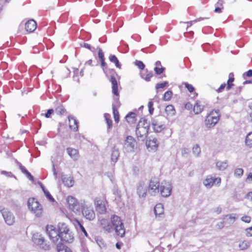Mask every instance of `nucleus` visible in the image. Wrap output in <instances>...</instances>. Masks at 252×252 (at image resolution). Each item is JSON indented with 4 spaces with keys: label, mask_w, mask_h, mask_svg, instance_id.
<instances>
[{
    "label": "nucleus",
    "mask_w": 252,
    "mask_h": 252,
    "mask_svg": "<svg viewBox=\"0 0 252 252\" xmlns=\"http://www.w3.org/2000/svg\"><path fill=\"white\" fill-rule=\"evenodd\" d=\"M81 212L83 216L90 221L95 218V214L92 205L85 201H81Z\"/></svg>",
    "instance_id": "nucleus-1"
},
{
    "label": "nucleus",
    "mask_w": 252,
    "mask_h": 252,
    "mask_svg": "<svg viewBox=\"0 0 252 252\" xmlns=\"http://www.w3.org/2000/svg\"><path fill=\"white\" fill-rule=\"evenodd\" d=\"M149 123L145 119L142 118L139 121L136 128V134L138 137L142 139L146 137L148 133Z\"/></svg>",
    "instance_id": "nucleus-2"
},
{
    "label": "nucleus",
    "mask_w": 252,
    "mask_h": 252,
    "mask_svg": "<svg viewBox=\"0 0 252 252\" xmlns=\"http://www.w3.org/2000/svg\"><path fill=\"white\" fill-rule=\"evenodd\" d=\"M112 226L115 227L117 235L121 237H124L125 234V229L124 224L120 218L116 215H113L111 217Z\"/></svg>",
    "instance_id": "nucleus-3"
},
{
    "label": "nucleus",
    "mask_w": 252,
    "mask_h": 252,
    "mask_svg": "<svg viewBox=\"0 0 252 252\" xmlns=\"http://www.w3.org/2000/svg\"><path fill=\"white\" fill-rule=\"evenodd\" d=\"M28 207L36 216L40 217L42 213V207L34 198L29 199Z\"/></svg>",
    "instance_id": "nucleus-4"
},
{
    "label": "nucleus",
    "mask_w": 252,
    "mask_h": 252,
    "mask_svg": "<svg viewBox=\"0 0 252 252\" xmlns=\"http://www.w3.org/2000/svg\"><path fill=\"white\" fill-rule=\"evenodd\" d=\"M219 111H211L210 113L206 116L205 120V125L208 128L214 127L220 119Z\"/></svg>",
    "instance_id": "nucleus-5"
},
{
    "label": "nucleus",
    "mask_w": 252,
    "mask_h": 252,
    "mask_svg": "<svg viewBox=\"0 0 252 252\" xmlns=\"http://www.w3.org/2000/svg\"><path fill=\"white\" fill-rule=\"evenodd\" d=\"M0 212L2 214L6 224L9 225L13 224L15 221V218L12 213L7 208L0 206Z\"/></svg>",
    "instance_id": "nucleus-6"
},
{
    "label": "nucleus",
    "mask_w": 252,
    "mask_h": 252,
    "mask_svg": "<svg viewBox=\"0 0 252 252\" xmlns=\"http://www.w3.org/2000/svg\"><path fill=\"white\" fill-rule=\"evenodd\" d=\"M221 183V178L208 175L203 181V184L207 189H210L215 185L220 186Z\"/></svg>",
    "instance_id": "nucleus-7"
},
{
    "label": "nucleus",
    "mask_w": 252,
    "mask_h": 252,
    "mask_svg": "<svg viewBox=\"0 0 252 252\" xmlns=\"http://www.w3.org/2000/svg\"><path fill=\"white\" fill-rule=\"evenodd\" d=\"M172 186L171 184L168 181H163L160 184V193L164 197H167L171 193Z\"/></svg>",
    "instance_id": "nucleus-8"
},
{
    "label": "nucleus",
    "mask_w": 252,
    "mask_h": 252,
    "mask_svg": "<svg viewBox=\"0 0 252 252\" xmlns=\"http://www.w3.org/2000/svg\"><path fill=\"white\" fill-rule=\"evenodd\" d=\"M67 202L70 210L75 214H80L81 203L79 204L77 199L72 196H70L67 197Z\"/></svg>",
    "instance_id": "nucleus-9"
},
{
    "label": "nucleus",
    "mask_w": 252,
    "mask_h": 252,
    "mask_svg": "<svg viewBox=\"0 0 252 252\" xmlns=\"http://www.w3.org/2000/svg\"><path fill=\"white\" fill-rule=\"evenodd\" d=\"M46 232L49 238L54 242L56 243L60 238L59 230L56 229L53 225L46 226Z\"/></svg>",
    "instance_id": "nucleus-10"
},
{
    "label": "nucleus",
    "mask_w": 252,
    "mask_h": 252,
    "mask_svg": "<svg viewBox=\"0 0 252 252\" xmlns=\"http://www.w3.org/2000/svg\"><path fill=\"white\" fill-rule=\"evenodd\" d=\"M160 191V184L156 178L151 179L149 185L148 191L150 194L155 196Z\"/></svg>",
    "instance_id": "nucleus-11"
},
{
    "label": "nucleus",
    "mask_w": 252,
    "mask_h": 252,
    "mask_svg": "<svg viewBox=\"0 0 252 252\" xmlns=\"http://www.w3.org/2000/svg\"><path fill=\"white\" fill-rule=\"evenodd\" d=\"M136 145L135 140L132 136H128L125 141L124 148L127 152H131L134 151Z\"/></svg>",
    "instance_id": "nucleus-12"
},
{
    "label": "nucleus",
    "mask_w": 252,
    "mask_h": 252,
    "mask_svg": "<svg viewBox=\"0 0 252 252\" xmlns=\"http://www.w3.org/2000/svg\"><path fill=\"white\" fill-rule=\"evenodd\" d=\"M32 241L35 244L38 245L42 249L47 250L49 249V245L45 243L44 238L38 233L33 234L32 236Z\"/></svg>",
    "instance_id": "nucleus-13"
},
{
    "label": "nucleus",
    "mask_w": 252,
    "mask_h": 252,
    "mask_svg": "<svg viewBox=\"0 0 252 252\" xmlns=\"http://www.w3.org/2000/svg\"><path fill=\"white\" fill-rule=\"evenodd\" d=\"M146 145L149 152H155L158 150L159 142L156 138L152 137L147 140Z\"/></svg>",
    "instance_id": "nucleus-14"
},
{
    "label": "nucleus",
    "mask_w": 252,
    "mask_h": 252,
    "mask_svg": "<svg viewBox=\"0 0 252 252\" xmlns=\"http://www.w3.org/2000/svg\"><path fill=\"white\" fill-rule=\"evenodd\" d=\"M94 205L96 211L99 214H104L106 211V208L103 200L96 198L94 200Z\"/></svg>",
    "instance_id": "nucleus-15"
},
{
    "label": "nucleus",
    "mask_w": 252,
    "mask_h": 252,
    "mask_svg": "<svg viewBox=\"0 0 252 252\" xmlns=\"http://www.w3.org/2000/svg\"><path fill=\"white\" fill-rule=\"evenodd\" d=\"M152 127L155 132H160L165 128V125L159 122L158 120H154L152 123Z\"/></svg>",
    "instance_id": "nucleus-16"
},
{
    "label": "nucleus",
    "mask_w": 252,
    "mask_h": 252,
    "mask_svg": "<svg viewBox=\"0 0 252 252\" xmlns=\"http://www.w3.org/2000/svg\"><path fill=\"white\" fill-rule=\"evenodd\" d=\"M137 193L140 197H144L147 193V186L143 182L138 183L137 188Z\"/></svg>",
    "instance_id": "nucleus-17"
},
{
    "label": "nucleus",
    "mask_w": 252,
    "mask_h": 252,
    "mask_svg": "<svg viewBox=\"0 0 252 252\" xmlns=\"http://www.w3.org/2000/svg\"><path fill=\"white\" fill-rule=\"evenodd\" d=\"M100 225L105 231L110 232L113 230V227L110 221L107 219H102L100 220Z\"/></svg>",
    "instance_id": "nucleus-18"
},
{
    "label": "nucleus",
    "mask_w": 252,
    "mask_h": 252,
    "mask_svg": "<svg viewBox=\"0 0 252 252\" xmlns=\"http://www.w3.org/2000/svg\"><path fill=\"white\" fill-rule=\"evenodd\" d=\"M66 152L68 156L73 160H77L79 158V154L78 150L71 148L68 147L66 149Z\"/></svg>",
    "instance_id": "nucleus-19"
},
{
    "label": "nucleus",
    "mask_w": 252,
    "mask_h": 252,
    "mask_svg": "<svg viewBox=\"0 0 252 252\" xmlns=\"http://www.w3.org/2000/svg\"><path fill=\"white\" fill-rule=\"evenodd\" d=\"M61 240L63 241H64L66 243H70L73 241L74 236L72 232L70 230L63 234L62 235H60Z\"/></svg>",
    "instance_id": "nucleus-20"
},
{
    "label": "nucleus",
    "mask_w": 252,
    "mask_h": 252,
    "mask_svg": "<svg viewBox=\"0 0 252 252\" xmlns=\"http://www.w3.org/2000/svg\"><path fill=\"white\" fill-rule=\"evenodd\" d=\"M110 81L112 84V93L118 97L119 95L118 92V84L116 78L114 76L112 75Z\"/></svg>",
    "instance_id": "nucleus-21"
},
{
    "label": "nucleus",
    "mask_w": 252,
    "mask_h": 252,
    "mask_svg": "<svg viewBox=\"0 0 252 252\" xmlns=\"http://www.w3.org/2000/svg\"><path fill=\"white\" fill-rule=\"evenodd\" d=\"M36 23L33 20H30L25 24V29L27 31L32 32L36 28Z\"/></svg>",
    "instance_id": "nucleus-22"
},
{
    "label": "nucleus",
    "mask_w": 252,
    "mask_h": 252,
    "mask_svg": "<svg viewBox=\"0 0 252 252\" xmlns=\"http://www.w3.org/2000/svg\"><path fill=\"white\" fill-rule=\"evenodd\" d=\"M62 180L64 185L67 187H71L74 185V180L72 176L67 177L66 175H62Z\"/></svg>",
    "instance_id": "nucleus-23"
},
{
    "label": "nucleus",
    "mask_w": 252,
    "mask_h": 252,
    "mask_svg": "<svg viewBox=\"0 0 252 252\" xmlns=\"http://www.w3.org/2000/svg\"><path fill=\"white\" fill-rule=\"evenodd\" d=\"M68 119L70 128L75 131H77L78 128L77 121L72 116H69Z\"/></svg>",
    "instance_id": "nucleus-24"
},
{
    "label": "nucleus",
    "mask_w": 252,
    "mask_h": 252,
    "mask_svg": "<svg viewBox=\"0 0 252 252\" xmlns=\"http://www.w3.org/2000/svg\"><path fill=\"white\" fill-rule=\"evenodd\" d=\"M58 227L60 235H62L63 234L70 231L68 226L63 222L59 223Z\"/></svg>",
    "instance_id": "nucleus-25"
},
{
    "label": "nucleus",
    "mask_w": 252,
    "mask_h": 252,
    "mask_svg": "<svg viewBox=\"0 0 252 252\" xmlns=\"http://www.w3.org/2000/svg\"><path fill=\"white\" fill-rule=\"evenodd\" d=\"M120 156V153L118 148L114 146L112 150L111 160L114 163L116 162Z\"/></svg>",
    "instance_id": "nucleus-26"
},
{
    "label": "nucleus",
    "mask_w": 252,
    "mask_h": 252,
    "mask_svg": "<svg viewBox=\"0 0 252 252\" xmlns=\"http://www.w3.org/2000/svg\"><path fill=\"white\" fill-rule=\"evenodd\" d=\"M126 119L129 124H133L136 121V114L135 113L131 111L126 115Z\"/></svg>",
    "instance_id": "nucleus-27"
},
{
    "label": "nucleus",
    "mask_w": 252,
    "mask_h": 252,
    "mask_svg": "<svg viewBox=\"0 0 252 252\" xmlns=\"http://www.w3.org/2000/svg\"><path fill=\"white\" fill-rule=\"evenodd\" d=\"M216 165L217 168L221 171L224 170L228 166V163L226 160L220 161L218 160L216 161Z\"/></svg>",
    "instance_id": "nucleus-28"
},
{
    "label": "nucleus",
    "mask_w": 252,
    "mask_h": 252,
    "mask_svg": "<svg viewBox=\"0 0 252 252\" xmlns=\"http://www.w3.org/2000/svg\"><path fill=\"white\" fill-rule=\"evenodd\" d=\"M153 76L152 71H149L147 69L141 73V77L146 81H150L151 77Z\"/></svg>",
    "instance_id": "nucleus-29"
},
{
    "label": "nucleus",
    "mask_w": 252,
    "mask_h": 252,
    "mask_svg": "<svg viewBox=\"0 0 252 252\" xmlns=\"http://www.w3.org/2000/svg\"><path fill=\"white\" fill-rule=\"evenodd\" d=\"M154 212L156 216H160L163 214L164 210L162 204L161 203L157 204L155 207Z\"/></svg>",
    "instance_id": "nucleus-30"
},
{
    "label": "nucleus",
    "mask_w": 252,
    "mask_h": 252,
    "mask_svg": "<svg viewBox=\"0 0 252 252\" xmlns=\"http://www.w3.org/2000/svg\"><path fill=\"white\" fill-rule=\"evenodd\" d=\"M57 249L58 252H72L69 248L65 246L62 243L58 244Z\"/></svg>",
    "instance_id": "nucleus-31"
},
{
    "label": "nucleus",
    "mask_w": 252,
    "mask_h": 252,
    "mask_svg": "<svg viewBox=\"0 0 252 252\" xmlns=\"http://www.w3.org/2000/svg\"><path fill=\"white\" fill-rule=\"evenodd\" d=\"M250 246V243L247 240H243L240 242L239 248L240 250H245L248 249Z\"/></svg>",
    "instance_id": "nucleus-32"
},
{
    "label": "nucleus",
    "mask_w": 252,
    "mask_h": 252,
    "mask_svg": "<svg viewBox=\"0 0 252 252\" xmlns=\"http://www.w3.org/2000/svg\"><path fill=\"white\" fill-rule=\"evenodd\" d=\"M223 1L219 0V1L215 4V9L214 12L217 13H220L223 9Z\"/></svg>",
    "instance_id": "nucleus-33"
},
{
    "label": "nucleus",
    "mask_w": 252,
    "mask_h": 252,
    "mask_svg": "<svg viewBox=\"0 0 252 252\" xmlns=\"http://www.w3.org/2000/svg\"><path fill=\"white\" fill-rule=\"evenodd\" d=\"M245 144L250 148H252V131L249 132L245 138Z\"/></svg>",
    "instance_id": "nucleus-34"
},
{
    "label": "nucleus",
    "mask_w": 252,
    "mask_h": 252,
    "mask_svg": "<svg viewBox=\"0 0 252 252\" xmlns=\"http://www.w3.org/2000/svg\"><path fill=\"white\" fill-rule=\"evenodd\" d=\"M236 219V215L233 214L227 215L224 218V220H228L229 223H233L235 221Z\"/></svg>",
    "instance_id": "nucleus-35"
},
{
    "label": "nucleus",
    "mask_w": 252,
    "mask_h": 252,
    "mask_svg": "<svg viewBox=\"0 0 252 252\" xmlns=\"http://www.w3.org/2000/svg\"><path fill=\"white\" fill-rule=\"evenodd\" d=\"M104 118L107 124V129L108 130L112 126V121L110 119L111 116L108 113H105L104 114Z\"/></svg>",
    "instance_id": "nucleus-36"
},
{
    "label": "nucleus",
    "mask_w": 252,
    "mask_h": 252,
    "mask_svg": "<svg viewBox=\"0 0 252 252\" xmlns=\"http://www.w3.org/2000/svg\"><path fill=\"white\" fill-rule=\"evenodd\" d=\"M109 60L110 62L114 63L116 65V66L118 68L121 67V65L119 63V62L117 59V58L116 57V56L113 55H111L109 57Z\"/></svg>",
    "instance_id": "nucleus-37"
},
{
    "label": "nucleus",
    "mask_w": 252,
    "mask_h": 252,
    "mask_svg": "<svg viewBox=\"0 0 252 252\" xmlns=\"http://www.w3.org/2000/svg\"><path fill=\"white\" fill-rule=\"evenodd\" d=\"M192 153L195 157H199L201 153V149L198 144L195 145L192 148Z\"/></svg>",
    "instance_id": "nucleus-38"
},
{
    "label": "nucleus",
    "mask_w": 252,
    "mask_h": 252,
    "mask_svg": "<svg viewBox=\"0 0 252 252\" xmlns=\"http://www.w3.org/2000/svg\"><path fill=\"white\" fill-rule=\"evenodd\" d=\"M204 109V105L199 101H197L193 105V110H202Z\"/></svg>",
    "instance_id": "nucleus-39"
},
{
    "label": "nucleus",
    "mask_w": 252,
    "mask_h": 252,
    "mask_svg": "<svg viewBox=\"0 0 252 252\" xmlns=\"http://www.w3.org/2000/svg\"><path fill=\"white\" fill-rule=\"evenodd\" d=\"M244 173V170L242 168H237L234 171V175L237 177H241Z\"/></svg>",
    "instance_id": "nucleus-40"
},
{
    "label": "nucleus",
    "mask_w": 252,
    "mask_h": 252,
    "mask_svg": "<svg viewBox=\"0 0 252 252\" xmlns=\"http://www.w3.org/2000/svg\"><path fill=\"white\" fill-rule=\"evenodd\" d=\"M77 223H78V226H77L78 230H80L82 232H83L84 233V234L86 236H88V233H87L86 229H85L84 227L79 221H77Z\"/></svg>",
    "instance_id": "nucleus-41"
},
{
    "label": "nucleus",
    "mask_w": 252,
    "mask_h": 252,
    "mask_svg": "<svg viewBox=\"0 0 252 252\" xmlns=\"http://www.w3.org/2000/svg\"><path fill=\"white\" fill-rule=\"evenodd\" d=\"M172 95V92L171 91H168L165 93L164 94V99L165 100H169L171 98Z\"/></svg>",
    "instance_id": "nucleus-42"
},
{
    "label": "nucleus",
    "mask_w": 252,
    "mask_h": 252,
    "mask_svg": "<svg viewBox=\"0 0 252 252\" xmlns=\"http://www.w3.org/2000/svg\"><path fill=\"white\" fill-rule=\"evenodd\" d=\"M183 84L190 93H192L194 91V88L191 84H189L187 82H185Z\"/></svg>",
    "instance_id": "nucleus-43"
},
{
    "label": "nucleus",
    "mask_w": 252,
    "mask_h": 252,
    "mask_svg": "<svg viewBox=\"0 0 252 252\" xmlns=\"http://www.w3.org/2000/svg\"><path fill=\"white\" fill-rule=\"evenodd\" d=\"M135 64L141 69H143L145 67V65L144 63L140 61H136L135 62Z\"/></svg>",
    "instance_id": "nucleus-44"
},
{
    "label": "nucleus",
    "mask_w": 252,
    "mask_h": 252,
    "mask_svg": "<svg viewBox=\"0 0 252 252\" xmlns=\"http://www.w3.org/2000/svg\"><path fill=\"white\" fill-rule=\"evenodd\" d=\"M164 70H165V68L163 67H161L160 68H159L158 67H156L154 68V70H155V72L158 75L161 74Z\"/></svg>",
    "instance_id": "nucleus-45"
},
{
    "label": "nucleus",
    "mask_w": 252,
    "mask_h": 252,
    "mask_svg": "<svg viewBox=\"0 0 252 252\" xmlns=\"http://www.w3.org/2000/svg\"><path fill=\"white\" fill-rule=\"evenodd\" d=\"M234 81V78H232V77H230L229 78V79L227 81V87H226V89L227 90H229L232 86L233 85V84H232V82H233Z\"/></svg>",
    "instance_id": "nucleus-46"
},
{
    "label": "nucleus",
    "mask_w": 252,
    "mask_h": 252,
    "mask_svg": "<svg viewBox=\"0 0 252 252\" xmlns=\"http://www.w3.org/2000/svg\"><path fill=\"white\" fill-rule=\"evenodd\" d=\"M241 220L245 222L249 223L251 220V218L249 216H245L242 217Z\"/></svg>",
    "instance_id": "nucleus-47"
},
{
    "label": "nucleus",
    "mask_w": 252,
    "mask_h": 252,
    "mask_svg": "<svg viewBox=\"0 0 252 252\" xmlns=\"http://www.w3.org/2000/svg\"><path fill=\"white\" fill-rule=\"evenodd\" d=\"M44 193L46 197L51 201H53L54 200V198L52 197V196L50 194V192L47 190L45 192H44Z\"/></svg>",
    "instance_id": "nucleus-48"
},
{
    "label": "nucleus",
    "mask_w": 252,
    "mask_h": 252,
    "mask_svg": "<svg viewBox=\"0 0 252 252\" xmlns=\"http://www.w3.org/2000/svg\"><path fill=\"white\" fill-rule=\"evenodd\" d=\"M98 57L100 61L104 60V54L100 48L98 49Z\"/></svg>",
    "instance_id": "nucleus-49"
},
{
    "label": "nucleus",
    "mask_w": 252,
    "mask_h": 252,
    "mask_svg": "<svg viewBox=\"0 0 252 252\" xmlns=\"http://www.w3.org/2000/svg\"><path fill=\"white\" fill-rule=\"evenodd\" d=\"M168 84V82L166 81H165L161 83H158L156 85V89H158L160 88H163L164 87L166 86V85Z\"/></svg>",
    "instance_id": "nucleus-50"
},
{
    "label": "nucleus",
    "mask_w": 252,
    "mask_h": 252,
    "mask_svg": "<svg viewBox=\"0 0 252 252\" xmlns=\"http://www.w3.org/2000/svg\"><path fill=\"white\" fill-rule=\"evenodd\" d=\"M113 112L115 121L116 123H118V122L119 121V111H113Z\"/></svg>",
    "instance_id": "nucleus-51"
},
{
    "label": "nucleus",
    "mask_w": 252,
    "mask_h": 252,
    "mask_svg": "<svg viewBox=\"0 0 252 252\" xmlns=\"http://www.w3.org/2000/svg\"><path fill=\"white\" fill-rule=\"evenodd\" d=\"M246 235L248 237H252V227L246 229Z\"/></svg>",
    "instance_id": "nucleus-52"
},
{
    "label": "nucleus",
    "mask_w": 252,
    "mask_h": 252,
    "mask_svg": "<svg viewBox=\"0 0 252 252\" xmlns=\"http://www.w3.org/2000/svg\"><path fill=\"white\" fill-rule=\"evenodd\" d=\"M57 107L56 108V110H63L64 108L63 105L61 104L60 101H57Z\"/></svg>",
    "instance_id": "nucleus-53"
},
{
    "label": "nucleus",
    "mask_w": 252,
    "mask_h": 252,
    "mask_svg": "<svg viewBox=\"0 0 252 252\" xmlns=\"http://www.w3.org/2000/svg\"><path fill=\"white\" fill-rule=\"evenodd\" d=\"M185 108L187 110L193 109V105L191 103L188 102L185 104Z\"/></svg>",
    "instance_id": "nucleus-54"
},
{
    "label": "nucleus",
    "mask_w": 252,
    "mask_h": 252,
    "mask_svg": "<svg viewBox=\"0 0 252 252\" xmlns=\"http://www.w3.org/2000/svg\"><path fill=\"white\" fill-rule=\"evenodd\" d=\"M246 182L248 183L252 182V173H250L246 179Z\"/></svg>",
    "instance_id": "nucleus-55"
},
{
    "label": "nucleus",
    "mask_w": 252,
    "mask_h": 252,
    "mask_svg": "<svg viewBox=\"0 0 252 252\" xmlns=\"http://www.w3.org/2000/svg\"><path fill=\"white\" fill-rule=\"evenodd\" d=\"M224 224L223 221L219 222L216 225V227H217V228L220 229H222L224 227Z\"/></svg>",
    "instance_id": "nucleus-56"
},
{
    "label": "nucleus",
    "mask_w": 252,
    "mask_h": 252,
    "mask_svg": "<svg viewBox=\"0 0 252 252\" xmlns=\"http://www.w3.org/2000/svg\"><path fill=\"white\" fill-rule=\"evenodd\" d=\"M96 242L98 244V245L100 247V248H103L105 247V245L104 244L103 242H102V240H96Z\"/></svg>",
    "instance_id": "nucleus-57"
},
{
    "label": "nucleus",
    "mask_w": 252,
    "mask_h": 252,
    "mask_svg": "<svg viewBox=\"0 0 252 252\" xmlns=\"http://www.w3.org/2000/svg\"><path fill=\"white\" fill-rule=\"evenodd\" d=\"M226 87L225 84H222L220 85V88L217 90L218 92H221Z\"/></svg>",
    "instance_id": "nucleus-58"
},
{
    "label": "nucleus",
    "mask_w": 252,
    "mask_h": 252,
    "mask_svg": "<svg viewBox=\"0 0 252 252\" xmlns=\"http://www.w3.org/2000/svg\"><path fill=\"white\" fill-rule=\"evenodd\" d=\"M81 46H82L84 48H87L90 50H92V47H91V45H90L88 43H83V45L81 44Z\"/></svg>",
    "instance_id": "nucleus-59"
},
{
    "label": "nucleus",
    "mask_w": 252,
    "mask_h": 252,
    "mask_svg": "<svg viewBox=\"0 0 252 252\" xmlns=\"http://www.w3.org/2000/svg\"><path fill=\"white\" fill-rule=\"evenodd\" d=\"M101 62V65L103 67V71L105 73V67L106 66V63H105L104 60L100 61Z\"/></svg>",
    "instance_id": "nucleus-60"
},
{
    "label": "nucleus",
    "mask_w": 252,
    "mask_h": 252,
    "mask_svg": "<svg viewBox=\"0 0 252 252\" xmlns=\"http://www.w3.org/2000/svg\"><path fill=\"white\" fill-rule=\"evenodd\" d=\"M245 74L247 77H252V69L248 70L243 75L245 76Z\"/></svg>",
    "instance_id": "nucleus-61"
},
{
    "label": "nucleus",
    "mask_w": 252,
    "mask_h": 252,
    "mask_svg": "<svg viewBox=\"0 0 252 252\" xmlns=\"http://www.w3.org/2000/svg\"><path fill=\"white\" fill-rule=\"evenodd\" d=\"M25 174L26 175L27 177L29 178V180H30L31 181L33 180V176L31 175V174L29 171H28Z\"/></svg>",
    "instance_id": "nucleus-62"
},
{
    "label": "nucleus",
    "mask_w": 252,
    "mask_h": 252,
    "mask_svg": "<svg viewBox=\"0 0 252 252\" xmlns=\"http://www.w3.org/2000/svg\"><path fill=\"white\" fill-rule=\"evenodd\" d=\"M20 169L21 170L22 172L26 174L28 171L25 168V167L23 166H22L21 164L19 166Z\"/></svg>",
    "instance_id": "nucleus-63"
},
{
    "label": "nucleus",
    "mask_w": 252,
    "mask_h": 252,
    "mask_svg": "<svg viewBox=\"0 0 252 252\" xmlns=\"http://www.w3.org/2000/svg\"><path fill=\"white\" fill-rule=\"evenodd\" d=\"M148 106V108H149L148 110H154V108L153 107V102H152V101L149 102Z\"/></svg>",
    "instance_id": "nucleus-64"
}]
</instances>
